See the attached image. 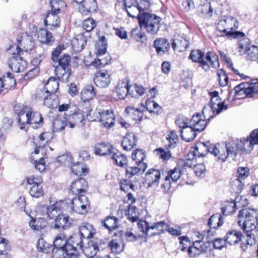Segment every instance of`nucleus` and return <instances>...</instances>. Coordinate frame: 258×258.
<instances>
[{
  "mask_svg": "<svg viewBox=\"0 0 258 258\" xmlns=\"http://www.w3.org/2000/svg\"><path fill=\"white\" fill-rule=\"evenodd\" d=\"M237 223L247 234L255 229L258 225V211L251 208L243 209L239 211Z\"/></svg>",
  "mask_w": 258,
  "mask_h": 258,
  "instance_id": "nucleus-1",
  "label": "nucleus"
},
{
  "mask_svg": "<svg viewBox=\"0 0 258 258\" xmlns=\"http://www.w3.org/2000/svg\"><path fill=\"white\" fill-rule=\"evenodd\" d=\"M161 18L155 14L143 13L139 16V22L141 29L145 30L151 35H155L161 27Z\"/></svg>",
  "mask_w": 258,
  "mask_h": 258,
  "instance_id": "nucleus-2",
  "label": "nucleus"
},
{
  "mask_svg": "<svg viewBox=\"0 0 258 258\" xmlns=\"http://www.w3.org/2000/svg\"><path fill=\"white\" fill-rule=\"evenodd\" d=\"M239 26L238 20L233 17H224L220 19L216 24L217 29L226 36L234 35V37L241 35L244 36V34L237 31Z\"/></svg>",
  "mask_w": 258,
  "mask_h": 258,
  "instance_id": "nucleus-3",
  "label": "nucleus"
},
{
  "mask_svg": "<svg viewBox=\"0 0 258 258\" xmlns=\"http://www.w3.org/2000/svg\"><path fill=\"white\" fill-rule=\"evenodd\" d=\"M226 242L230 245L236 244L242 241L241 248L243 251H245L248 246H251L255 243V239L251 237V234H247L246 237L243 236L241 233L236 230L228 231L225 237Z\"/></svg>",
  "mask_w": 258,
  "mask_h": 258,
  "instance_id": "nucleus-4",
  "label": "nucleus"
},
{
  "mask_svg": "<svg viewBox=\"0 0 258 258\" xmlns=\"http://www.w3.org/2000/svg\"><path fill=\"white\" fill-rule=\"evenodd\" d=\"M35 47V43L32 37L27 34L23 33L19 36L17 39V45L10 47L9 50L13 54H20L23 50L26 52L31 51Z\"/></svg>",
  "mask_w": 258,
  "mask_h": 258,
  "instance_id": "nucleus-5",
  "label": "nucleus"
},
{
  "mask_svg": "<svg viewBox=\"0 0 258 258\" xmlns=\"http://www.w3.org/2000/svg\"><path fill=\"white\" fill-rule=\"evenodd\" d=\"M71 204L72 210L80 214L86 213L90 207L88 198L83 195L73 198L71 201Z\"/></svg>",
  "mask_w": 258,
  "mask_h": 258,
  "instance_id": "nucleus-6",
  "label": "nucleus"
},
{
  "mask_svg": "<svg viewBox=\"0 0 258 258\" xmlns=\"http://www.w3.org/2000/svg\"><path fill=\"white\" fill-rule=\"evenodd\" d=\"M209 246V241L206 243L200 239H196L192 243V246L187 248L188 254L191 257H195L202 252L207 251Z\"/></svg>",
  "mask_w": 258,
  "mask_h": 258,
  "instance_id": "nucleus-7",
  "label": "nucleus"
},
{
  "mask_svg": "<svg viewBox=\"0 0 258 258\" xmlns=\"http://www.w3.org/2000/svg\"><path fill=\"white\" fill-rule=\"evenodd\" d=\"M235 94L237 96L245 95V97L250 98L254 93L258 92V87L251 86L250 83H242L234 87Z\"/></svg>",
  "mask_w": 258,
  "mask_h": 258,
  "instance_id": "nucleus-8",
  "label": "nucleus"
},
{
  "mask_svg": "<svg viewBox=\"0 0 258 258\" xmlns=\"http://www.w3.org/2000/svg\"><path fill=\"white\" fill-rule=\"evenodd\" d=\"M9 58V64L11 70L15 72L20 73L24 71L27 62L17 53Z\"/></svg>",
  "mask_w": 258,
  "mask_h": 258,
  "instance_id": "nucleus-9",
  "label": "nucleus"
},
{
  "mask_svg": "<svg viewBox=\"0 0 258 258\" xmlns=\"http://www.w3.org/2000/svg\"><path fill=\"white\" fill-rule=\"evenodd\" d=\"M52 138V136L51 133L45 132L40 135L37 139H34V143L35 144L36 147L34 153L32 154V158H33L34 154H38L39 153L40 149L43 152V148L50 142Z\"/></svg>",
  "mask_w": 258,
  "mask_h": 258,
  "instance_id": "nucleus-10",
  "label": "nucleus"
},
{
  "mask_svg": "<svg viewBox=\"0 0 258 258\" xmlns=\"http://www.w3.org/2000/svg\"><path fill=\"white\" fill-rule=\"evenodd\" d=\"M213 145H210L209 142L206 143L199 142L197 143L195 146L193 148V150L191 151V154L194 157H201L205 156L209 152L211 153Z\"/></svg>",
  "mask_w": 258,
  "mask_h": 258,
  "instance_id": "nucleus-11",
  "label": "nucleus"
},
{
  "mask_svg": "<svg viewBox=\"0 0 258 258\" xmlns=\"http://www.w3.org/2000/svg\"><path fill=\"white\" fill-rule=\"evenodd\" d=\"M95 84L100 88H105L110 83V75L106 70L99 71L95 73L94 78Z\"/></svg>",
  "mask_w": 258,
  "mask_h": 258,
  "instance_id": "nucleus-12",
  "label": "nucleus"
},
{
  "mask_svg": "<svg viewBox=\"0 0 258 258\" xmlns=\"http://www.w3.org/2000/svg\"><path fill=\"white\" fill-rule=\"evenodd\" d=\"M204 53L201 50L197 49L191 51L189 58L193 61L199 63V67H201L205 71L210 70L209 64L204 60Z\"/></svg>",
  "mask_w": 258,
  "mask_h": 258,
  "instance_id": "nucleus-13",
  "label": "nucleus"
},
{
  "mask_svg": "<svg viewBox=\"0 0 258 258\" xmlns=\"http://www.w3.org/2000/svg\"><path fill=\"white\" fill-rule=\"evenodd\" d=\"M88 187L87 181L84 178H81L72 183L70 190L73 194L79 196L82 194L86 192Z\"/></svg>",
  "mask_w": 258,
  "mask_h": 258,
  "instance_id": "nucleus-14",
  "label": "nucleus"
},
{
  "mask_svg": "<svg viewBox=\"0 0 258 258\" xmlns=\"http://www.w3.org/2000/svg\"><path fill=\"white\" fill-rule=\"evenodd\" d=\"M101 244L100 240H90L87 246L82 249V251L86 257H95L99 251V246Z\"/></svg>",
  "mask_w": 258,
  "mask_h": 258,
  "instance_id": "nucleus-15",
  "label": "nucleus"
},
{
  "mask_svg": "<svg viewBox=\"0 0 258 258\" xmlns=\"http://www.w3.org/2000/svg\"><path fill=\"white\" fill-rule=\"evenodd\" d=\"M161 176L160 170L150 169L148 170L145 176V181L149 187L158 186Z\"/></svg>",
  "mask_w": 258,
  "mask_h": 258,
  "instance_id": "nucleus-16",
  "label": "nucleus"
},
{
  "mask_svg": "<svg viewBox=\"0 0 258 258\" xmlns=\"http://www.w3.org/2000/svg\"><path fill=\"white\" fill-rule=\"evenodd\" d=\"M207 119H203L202 115L198 113L193 115L189 121V125L192 127L197 132H202L206 126Z\"/></svg>",
  "mask_w": 258,
  "mask_h": 258,
  "instance_id": "nucleus-17",
  "label": "nucleus"
},
{
  "mask_svg": "<svg viewBox=\"0 0 258 258\" xmlns=\"http://www.w3.org/2000/svg\"><path fill=\"white\" fill-rule=\"evenodd\" d=\"M115 121V116L111 110H102L100 122L106 128H110L113 126Z\"/></svg>",
  "mask_w": 258,
  "mask_h": 258,
  "instance_id": "nucleus-18",
  "label": "nucleus"
},
{
  "mask_svg": "<svg viewBox=\"0 0 258 258\" xmlns=\"http://www.w3.org/2000/svg\"><path fill=\"white\" fill-rule=\"evenodd\" d=\"M72 221L68 215L60 214L54 219L53 227L55 229H67L71 226Z\"/></svg>",
  "mask_w": 258,
  "mask_h": 258,
  "instance_id": "nucleus-19",
  "label": "nucleus"
},
{
  "mask_svg": "<svg viewBox=\"0 0 258 258\" xmlns=\"http://www.w3.org/2000/svg\"><path fill=\"white\" fill-rule=\"evenodd\" d=\"M66 119L67 123L71 128H74L75 126L83 125V122L85 120L83 114L79 111L68 116Z\"/></svg>",
  "mask_w": 258,
  "mask_h": 258,
  "instance_id": "nucleus-20",
  "label": "nucleus"
},
{
  "mask_svg": "<svg viewBox=\"0 0 258 258\" xmlns=\"http://www.w3.org/2000/svg\"><path fill=\"white\" fill-rule=\"evenodd\" d=\"M115 149L109 144L99 143L95 145L94 153L96 155L108 156L111 155Z\"/></svg>",
  "mask_w": 258,
  "mask_h": 258,
  "instance_id": "nucleus-21",
  "label": "nucleus"
},
{
  "mask_svg": "<svg viewBox=\"0 0 258 258\" xmlns=\"http://www.w3.org/2000/svg\"><path fill=\"white\" fill-rule=\"evenodd\" d=\"M57 14L49 11L44 20L45 25L48 26V28L51 30H55L60 26V21Z\"/></svg>",
  "mask_w": 258,
  "mask_h": 258,
  "instance_id": "nucleus-22",
  "label": "nucleus"
},
{
  "mask_svg": "<svg viewBox=\"0 0 258 258\" xmlns=\"http://www.w3.org/2000/svg\"><path fill=\"white\" fill-rule=\"evenodd\" d=\"M125 167V174L128 178H131L134 175L143 173L147 168V164L146 163L135 164L134 166Z\"/></svg>",
  "mask_w": 258,
  "mask_h": 258,
  "instance_id": "nucleus-23",
  "label": "nucleus"
},
{
  "mask_svg": "<svg viewBox=\"0 0 258 258\" xmlns=\"http://www.w3.org/2000/svg\"><path fill=\"white\" fill-rule=\"evenodd\" d=\"M137 142V139L135 135L133 133H128L123 137L121 146L124 150L130 151L136 146Z\"/></svg>",
  "mask_w": 258,
  "mask_h": 258,
  "instance_id": "nucleus-24",
  "label": "nucleus"
},
{
  "mask_svg": "<svg viewBox=\"0 0 258 258\" xmlns=\"http://www.w3.org/2000/svg\"><path fill=\"white\" fill-rule=\"evenodd\" d=\"M188 42L186 39L180 35L174 36L172 47L174 50H177L178 51L182 52L185 50L188 47Z\"/></svg>",
  "mask_w": 258,
  "mask_h": 258,
  "instance_id": "nucleus-25",
  "label": "nucleus"
},
{
  "mask_svg": "<svg viewBox=\"0 0 258 258\" xmlns=\"http://www.w3.org/2000/svg\"><path fill=\"white\" fill-rule=\"evenodd\" d=\"M154 45L156 52L160 54H162L167 52L170 49V44L167 40L164 38H160L155 40Z\"/></svg>",
  "mask_w": 258,
  "mask_h": 258,
  "instance_id": "nucleus-26",
  "label": "nucleus"
},
{
  "mask_svg": "<svg viewBox=\"0 0 258 258\" xmlns=\"http://www.w3.org/2000/svg\"><path fill=\"white\" fill-rule=\"evenodd\" d=\"M79 232L81 237L88 239L93 237L96 233V230L92 224L89 223H83L80 226Z\"/></svg>",
  "mask_w": 258,
  "mask_h": 258,
  "instance_id": "nucleus-27",
  "label": "nucleus"
},
{
  "mask_svg": "<svg viewBox=\"0 0 258 258\" xmlns=\"http://www.w3.org/2000/svg\"><path fill=\"white\" fill-rule=\"evenodd\" d=\"M212 149L211 154L215 156L218 157V160L222 162H224L227 158V155H226V147L224 145H220L217 144L213 145Z\"/></svg>",
  "mask_w": 258,
  "mask_h": 258,
  "instance_id": "nucleus-28",
  "label": "nucleus"
},
{
  "mask_svg": "<svg viewBox=\"0 0 258 258\" xmlns=\"http://www.w3.org/2000/svg\"><path fill=\"white\" fill-rule=\"evenodd\" d=\"M130 86L128 81L123 80L118 82L115 88L117 96L120 99H124L129 92Z\"/></svg>",
  "mask_w": 258,
  "mask_h": 258,
  "instance_id": "nucleus-29",
  "label": "nucleus"
},
{
  "mask_svg": "<svg viewBox=\"0 0 258 258\" xmlns=\"http://www.w3.org/2000/svg\"><path fill=\"white\" fill-rule=\"evenodd\" d=\"M31 115V108L25 107L20 111L18 120L21 129L24 128V125L29 124V117Z\"/></svg>",
  "mask_w": 258,
  "mask_h": 258,
  "instance_id": "nucleus-30",
  "label": "nucleus"
},
{
  "mask_svg": "<svg viewBox=\"0 0 258 258\" xmlns=\"http://www.w3.org/2000/svg\"><path fill=\"white\" fill-rule=\"evenodd\" d=\"M141 4L143 3L145 4H146V6L143 8L139 5H138L137 7L135 6L132 7V8H128L127 9H125L126 12H127V15L129 17L134 18L136 17V15H137V18L139 19V16L143 15V13H145V9L148 8V7L149 6V4L147 2L144 0L141 1Z\"/></svg>",
  "mask_w": 258,
  "mask_h": 258,
  "instance_id": "nucleus-31",
  "label": "nucleus"
},
{
  "mask_svg": "<svg viewBox=\"0 0 258 258\" xmlns=\"http://www.w3.org/2000/svg\"><path fill=\"white\" fill-rule=\"evenodd\" d=\"M86 43V38L82 34L78 35L72 40V47L77 52L82 50Z\"/></svg>",
  "mask_w": 258,
  "mask_h": 258,
  "instance_id": "nucleus-32",
  "label": "nucleus"
},
{
  "mask_svg": "<svg viewBox=\"0 0 258 258\" xmlns=\"http://www.w3.org/2000/svg\"><path fill=\"white\" fill-rule=\"evenodd\" d=\"M196 132L192 127L189 125V126L180 130L181 138L186 142H191L196 138Z\"/></svg>",
  "mask_w": 258,
  "mask_h": 258,
  "instance_id": "nucleus-33",
  "label": "nucleus"
},
{
  "mask_svg": "<svg viewBox=\"0 0 258 258\" xmlns=\"http://www.w3.org/2000/svg\"><path fill=\"white\" fill-rule=\"evenodd\" d=\"M113 150L111 155V158L113 160L116 165L121 167H125L127 164V157L121 153Z\"/></svg>",
  "mask_w": 258,
  "mask_h": 258,
  "instance_id": "nucleus-34",
  "label": "nucleus"
},
{
  "mask_svg": "<svg viewBox=\"0 0 258 258\" xmlns=\"http://www.w3.org/2000/svg\"><path fill=\"white\" fill-rule=\"evenodd\" d=\"M97 8V5L95 0H84L81 6L79 7V10L83 14L88 12H94Z\"/></svg>",
  "mask_w": 258,
  "mask_h": 258,
  "instance_id": "nucleus-35",
  "label": "nucleus"
},
{
  "mask_svg": "<svg viewBox=\"0 0 258 258\" xmlns=\"http://www.w3.org/2000/svg\"><path fill=\"white\" fill-rule=\"evenodd\" d=\"M55 73L58 79L62 82H67L71 75L70 68L55 67Z\"/></svg>",
  "mask_w": 258,
  "mask_h": 258,
  "instance_id": "nucleus-36",
  "label": "nucleus"
},
{
  "mask_svg": "<svg viewBox=\"0 0 258 258\" xmlns=\"http://www.w3.org/2000/svg\"><path fill=\"white\" fill-rule=\"evenodd\" d=\"M29 124L32 125V127L36 128L41 127L43 124V118L41 114L38 112H34L32 108L29 117Z\"/></svg>",
  "mask_w": 258,
  "mask_h": 258,
  "instance_id": "nucleus-37",
  "label": "nucleus"
},
{
  "mask_svg": "<svg viewBox=\"0 0 258 258\" xmlns=\"http://www.w3.org/2000/svg\"><path fill=\"white\" fill-rule=\"evenodd\" d=\"M28 216L31 218V220L29 221V225L32 230L39 231L46 227V222L43 218L35 219L30 214Z\"/></svg>",
  "mask_w": 258,
  "mask_h": 258,
  "instance_id": "nucleus-38",
  "label": "nucleus"
},
{
  "mask_svg": "<svg viewBox=\"0 0 258 258\" xmlns=\"http://www.w3.org/2000/svg\"><path fill=\"white\" fill-rule=\"evenodd\" d=\"M236 146L237 150L242 152H248L252 149L253 145L248 138H243L236 144Z\"/></svg>",
  "mask_w": 258,
  "mask_h": 258,
  "instance_id": "nucleus-39",
  "label": "nucleus"
},
{
  "mask_svg": "<svg viewBox=\"0 0 258 258\" xmlns=\"http://www.w3.org/2000/svg\"><path fill=\"white\" fill-rule=\"evenodd\" d=\"M250 46V40L246 38H243L238 41L236 50L240 55L246 54Z\"/></svg>",
  "mask_w": 258,
  "mask_h": 258,
  "instance_id": "nucleus-40",
  "label": "nucleus"
},
{
  "mask_svg": "<svg viewBox=\"0 0 258 258\" xmlns=\"http://www.w3.org/2000/svg\"><path fill=\"white\" fill-rule=\"evenodd\" d=\"M212 108L214 109V111L216 112V114H219L223 110H226L227 108L226 105L221 101L220 99H216L214 98L211 99V101L209 104Z\"/></svg>",
  "mask_w": 258,
  "mask_h": 258,
  "instance_id": "nucleus-41",
  "label": "nucleus"
},
{
  "mask_svg": "<svg viewBox=\"0 0 258 258\" xmlns=\"http://www.w3.org/2000/svg\"><path fill=\"white\" fill-rule=\"evenodd\" d=\"M95 95L93 87L91 85H87L81 93V99L86 102L92 99Z\"/></svg>",
  "mask_w": 258,
  "mask_h": 258,
  "instance_id": "nucleus-42",
  "label": "nucleus"
},
{
  "mask_svg": "<svg viewBox=\"0 0 258 258\" xmlns=\"http://www.w3.org/2000/svg\"><path fill=\"white\" fill-rule=\"evenodd\" d=\"M103 225L110 231L115 230L118 227V220L114 216H108L103 221Z\"/></svg>",
  "mask_w": 258,
  "mask_h": 258,
  "instance_id": "nucleus-43",
  "label": "nucleus"
},
{
  "mask_svg": "<svg viewBox=\"0 0 258 258\" xmlns=\"http://www.w3.org/2000/svg\"><path fill=\"white\" fill-rule=\"evenodd\" d=\"M72 244L68 243L66 246L67 249L68 248L69 250H78L79 248L80 249L82 250L83 248V240L82 237L78 235H75L72 237Z\"/></svg>",
  "mask_w": 258,
  "mask_h": 258,
  "instance_id": "nucleus-44",
  "label": "nucleus"
},
{
  "mask_svg": "<svg viewBox=\"0 0 258 258\" xmlns=\"http://www.w3.org/2000/svg\"><path fill=\"white\" fill-rule=\"evenodd\" d=\"M60 203L56 202L47 208V215L50 219H55L60 215Z\"/></svg>",
  "mask_w": 258,
  "mask_h": 258,
  "instance_id": "nucleus-45",
  "label": "nucleus"
},
{
  "mask_svg": "<svg viewBox=\"0 0 258 258\" xmlns=\"http://www.w3.org/2000/svg\"><path fill=\"white\" fill-rule=\"evenodd\" d=\"M58 83L55 78H50L45 85V89L48 94H55L58 89Z\"/></svg>",
  "mask_w": 258,
  "mask_h": 258,
  "instance_id": "nucleus-46",
  "label": "nucleus"
},
{
  "mask_svg": "<svg viewBox=\"0 0 258 258\" xmlns=\"http://www.w3.org/2000/svg\"><path fill=\"white\" fill-rule=\"evenodd\" d=\"M1 80L3 81L6 90L11 89L16 85V81L13 74L10 72L7 73L4 75L1 78Z\"/></svg>",
  "mask_w": 258,
  "mask_h": 258,
  "instance_id": "nucleus-47",
  "label": "nucleus"
},
{
  "mask_svg": "<svg viewBox=\"0 0 258 258\" xmlns=\"http://www.w3.org/2000/svg\"><path fill=\"white\" fill-rule=\"evenodd\" d=\"M38 39L41 43L45 44L53 41L51 33L45 29L40 30L38 33Z\"/></svg>",
  "mask_w": 258,
  "mask_h": 258,
  "instance_id": "nucleus-48",
  "label": "nucleus"
},
{
  "mask_svg": "<svg viewBox=\"0 0 258 258\" xmlns=\"http://www.w3.org/2000/svg\"><path fill=\"white\" fill-rule=\"evenodd\" d=\"M59 100L55 94H50L46 96L44 100V104L48 108H57L58 106Z\"/></svg>",
  "mask_w": 258,
  "mask_h": 258,
  "instance_id": "nucleus-49",
  "label": "nucleus"
},
{
  "mask_svg": "<svg viewBox=\"0 0 258 258\" xmlns=\"http://www.w3.org/2000/svg\"><path fill=\"white\" fill-rule=\"evenodd\" d=\"M205 59L206 60L205 61L207 62L208 61L210 63V67L211 66L212 68L215 69L219 68V62L218 56L215 52L213 51H209L207 52L205 56Z\"/></svg>",
  "mask_w": 258,
  "mask_h": 258,
  "instance_id": "nucleus-50",
  "label": "nucleus"
},
{
  "mask_svg": "<svg viewBox=\"0 0 258 258\" xmlns=\"http://www.w3.org/2000/svg\"><path fill=\"white\" fill-rule=\"evenodd\" d=\"M223 223V217L219 214H214L208 221V225L211 228H216L221 226Z\"/></svg>",
  "mask_w": 258,
  "mask_h": 258,
  "instance_id": "nucleus-51",
  "label": "nucleus"
},
{
  "mask_svg": "<svg viewBox=\"0 0 258 258\" xmlns=\"http://www.w3.org/2000/svg\"><path fill=\"white\" fill-rule=\"evenodd\" d=\"M125 215L128 220L132 222H135L139 218V212L136 207L130 205L126 212Z\"/></svg>",
  "mask_w": 258,
  "mask_h": 258,
  "instance_id": "nucleus-52",
  "label": "nucleus"
},
{
  "mask_svg": "<svg viewBox=\"0 0 258 258\" xmlns=\"http://www.w3.org/2000/svg\"><path fill=\"white\" fill-rule=\"evenodd\" d=\"M107 47V40L105 36L100 37L96 44L97 54L101 56L106 53Z\"/></svg>",
  "mask_w": 258,
  "mask_h": 258,
  "instance_id": "nucleus-53",
  "label": "nucleus"
},
{
  "mask_svg": "<svg viewBox=\"0 0 258 258\" xmlns=\"http://www.w3.org/2000/svg\"><path fill=\"white\" fill-rule=\"evenodd\" d=\"M230 185L236 193L241 192L244 187V184L242 180L237 177L231 179Z\"/></svg>",
  "mask_w": 258,
  "mask_h": 258,
  "instance_id": "nucleus-54",
  "label": "nucleus"
},
{
  "mask_svg": "<svg viewBox=\"0 0 258 258\" xmlns=\"http://www.w3.org/2000/svg\"><path fill=\"white\" fill-rule=\"evenodd\" d=\"M51 9L49 12L58 14L62 9L66 7L64 1L62 0H51L50 2Z\"/></svg>",
  "mask_w": 258,
  "mask_h": 258,
  "instance_id": "nucleus-55",
  "label": "nucleus"
},
{
  "mask_svg": "<svg viewBox=\"0 0 258 258\" xmlns=\"http://www.w3.org/2000/svg\"><path fill=\"white\" fill-rule=\"evenodd\" d=\"M236 209L235 201H227L221 208L222 213L224 215H228L234 212Z\"/></svg>",
  "mask_w": 258,
  "mask_h": 258,
  "instance_id": "nucleus-56",
  "label": "nucleus"
},
{
  "mask_svg": "<svg viewBox=\"0 0 258 258\" xmlns=\"http://www.w3.org/2000/svg\"><path fill=\"white\" fill-rule=\"evenodd\" d=\"M53 244L54 248H67V238L63 234H59L54 240Z\"/></svg>",
  "mask_w": 258,
  "mask_h": 258,
  "instance_id": "nucleus-57",
  "label": "nucleus"
},
{
  "mask_svg": "<svg viewBox=\"0 0 258 258\" xmlns=\"http://www.w3.org/2000/svg\"><path fill=\"white\" fill-rule=\"evenodd\" d=\"M66 126H68V124L66 118H64V120L55 119L52 124V131L53 132H62Z\"/></svg>",
  "mask_w": 258,
  "mask_h": 258,
  "instance_id": "nucleus-58",
  "label": "nucleus"
},
{
  "mask_svg": "<svg viewBox=\"0 0 258 258\" xmlns=\"http://www.w3.org/2000/svg\"><path fill=\"white\" fill-rule=\"evenodd\" d=\"M132 158L135 162V164L145 163L143 161L146 158V155L142 150H135L132 153Z\"/></svg>",
  "mask_w": 258,
  "mask_h": 258,
  "instance_id": "nucleus-59",
  "label": "nucleus"
},
{
  "mask_svg": "<svg viewBox=\"0 0 258 258\" xmlns=\"http://www.w3.org/2000/svg\"><path fill=\"white\" fill-rule=\"evenodd\" d=\"M41 184V183H39L31 186L29 192L32 197L38 198L43 195L44 191Z\"/></svg>",
  "mask_w": 258,
  "mask_h": 258,
  "instance_id": "nucleus-60",
  "label": "nucleus"
},
{
  "mask_svg": "<svg viewBox=\"0 0 258 258\" xmlns=\"http://www.w3.org/2000/svg\"><path fill=\"white\" fill-rule=\"evenodd\" d=\"M70 56L68 54H64L58 59L57 63H54L53 66L55 67H62L64 68H70Z\"/></svg>",
  "mask_w": 258,
  "mask_h": 258,
  "instance_id": "nucleus-61",
  "label": "nucleus"
},
{
  "mask_svg": "<svg viewBox=\"0 0 258 258\" xmlns=\"http://www.w3.org/2000/svg\"><path fill=\"white\" fill-rule=\"evenodd\" d=\"M109 246L111 251L115 254L120 253L123 249V245L116 240H111L109 243Z\"/></svg>",
  "mask_w": 258,
  "mask_h": 258,
  "instance_id": "nucleus-62",
  "label": "nucleus"
},
{
  "mask_svg": "<svg viewBox=\"0 0 258 258\" xmlns=\"http://www.w3.org/2000/svg\"><path fill=\"white\" fill-rule=\"evenodd\" d=\"M68 248H54L52 251L53 258H66L67 252H69Z\"/></svg>",
  "mask_w": 258,
  "mask_h": 258,
  "instance_id": "nucleus-63",
  "label": "nucleus"
},
{
  "mask_svg": "<svg viewBox=\"0 0 258 258\" xmlns=\"http://www.w3.org/2000/svg\"><path fill=\"white\" fill-rule=\"evenodd\" d=\"M249 58L258 63V47L254 45L250 46L246 53Z\"/></svg>",
  "mask_w": 258,
  "mask_h": 258,
  "instance_id": "nucleus-64",
  "label": "nucleus"
}]
</instances>
